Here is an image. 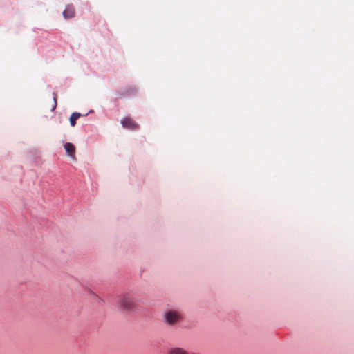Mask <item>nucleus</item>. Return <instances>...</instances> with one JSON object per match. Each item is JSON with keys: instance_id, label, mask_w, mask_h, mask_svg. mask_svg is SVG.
Returning a JSON list of instances; mask_svg holds the SVG:
<instances>
[{"instance_id": "1", "label": "nucleus", "mask_w": 354, "mask_h": 354, "mask_svg": "<svg viewBox=\"0 0 354 354\" xmlns=\"http://www.w3.org/2000/svg\"><path fill=\"white\" fill-rule=\"evenodd\" d=\"M118 306L122 310L132 311L136 308V303L130 294H122L118 297Z\"/></svg>"}, {"instance_id": "2", "label": "nucleus", "mask_w": 354, "mask_h": 354, "mask_svg": "<svg viewBox=\"0 0 354 354\" xmlns=\"http://www.w3.org/2000/svg\"><path fill=\"white\" fill-rule=\"evenodd\" d=\"M180 319V315L176 312L170 310L165 313V319L167 324L169 325L176 324Z\"/></svg>"}, {"instance_id": "3", "label": "nucleus", "mask_w": 354, "mask_h": 354, "mask_svg": "<svg viewBox=\"0 0 354 354\" xmlns=\"http://www.w3.org/2000/svg\"><path fill=\"white\" fill-rule=\"evenodd\" d=\"M121 124L124 128L129 130H136L139 128L138 124L129 117L124 118L121 121Z\"/></svg>"}, {"instance_id": "4", "label": "nucleus", "mask_w": 354, "mask_h": 354, "mask_svg": "<svg viewBox=\"0 0 354 354\" xmlns=\"http://www.w3.org/2000/svg\"><path fill=\"white\" fill-rule=\"evenodd\" d=\"M63 16L65 19H71L75 16V8L73 6H67L63 12Z\"/></svg>"}, {"instance_id": "5", "label": "nucleus", "mask_w": 354, "mask_h": 354, "mask_svg": "<svg viewBox=\"0 0 354 354\" xmlns=\"http://www.w3.org/2000/svg\"><path fill=\"white\" fill-rule=\"evenodd\" d=\"M64 149L69 156L72 158H75V147L72 143L66 142L64 145Z\"/></svg>"}, {"instance_id": "6", "label": "nucleus", "mask_w": 354, "mask_h": 354, "mask_svg": "<svg viewBox=\"0 0 354 354\" xmlns=\"http://www.w3.org/2000/svg\"><path fill=\"white\" fill-rule=\"evenodd\" d=\"M168 354H189V353L180 347H173L168 351Z\"/></svg>"}, {"instance_id": "7", "label": "nucleus", "mask_w": 354, "mask_h": 354, "mask_svg": "<svg viewBox=\"0 0 354 354\" xmlns=\"http://www.w3.org/2000/svg\"><path fill=\"white\" fill-rule=\"evenodd\" d=\"M81 116V114L79 113H73L71 115L69 120L70 124L72 127H74L76 124V120Z\"/></svg>"}, {"instance_id": "8", "label": "nucleus", "mask_w": 354, "mask_h": 354, "mask_svg": "<svg viewBox=\"0 0 354 354\" xmlns=\"http://www.w3.org/2000/svg\"><path fill=\"white\" fill-rule=\"evenodd\" d=\"M53 104L51 109L52 111H54L57 106V95L55 93H53Z\"/></svg>"}]
</instances>
